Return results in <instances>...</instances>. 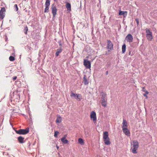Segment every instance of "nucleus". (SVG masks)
I'll use <instances>...</instances> for the list:
<instances>
[{
  "label": "nucleus",
  "mask_w": 157,
  "mask_h": 157,
  "mask_svg": "<svg viewBox=\"0 0 157 157\" xmlns=\"http://www.w3.org/2000/svg\"><path fill=\"white\" fill-rule=\"evenodd\" d=\"M67 135H65L61 138V141L64 144H66L68 143V141L66 139Z\"/></svg>",
  "instance_id": "f8f14e48"
},
{
  "label": "nucleus",
  "mask_w": 157,
  "mask_h": 157,
  "mask_svg": "<svg viewBox=\"0 0 157 157\" xmlns=\"http://www.w3.org/2000/svg\"><path fill=\"white\" fill-rule=\"evenodd\" d=\"M15 132L17 134L20 135H25L29 132V128H27L25 129H20L15 131Z\"/></svg>",
  "instance_id": "20e7f679"
},
{
  "label": "nucleus",
  "mask_w": 157,
  "mask_h": 157,
  "mask_svg": "<svg viewBox=\"0 0 157 157\" xmlns=\"http://www.w3.org/2000/svg\"><path fill=\"white\" fill-rule=\"evenodd\" d=\"M101 94L102 95L101 100V102L102 106L104 107H105L107 105V99L106 98V94L103 92L101 93Z\"/></svg>",
  "instance_id": "f03ea898"
},
{
  "label": "nucleus",
  "mask_w": 157,
  "mask_h": 157,
  "mask_svg": "<svg viewBox=\"0 0 157 157\" xmlns=\"http://www.w3.org/2000/svg\"><path fill=\"white\" fill-rule=\"evenodd\" d=\"M84 65L87 69H90L91 68V62L88 60H84Z\"/></svg>",
  "instance_id": "0eeeda50"
},
{
  "label": "nucleus",
  "mask_w": 157,
  "mask_h": 157,
  "mask_svg": "<svg viewBox=\"0 0 157 157\" xmlns=\"http://www.w3.org/2000/svg\"><path fill=\"white\" fill-rule=\"evenodd\" d=\"M50 4V0H46L45 3V6H49Z\"/></svg>",
  "instance_id": "a878e982"
},
{
  "label": "nucleus",
  "mask_w": 157,
  "mask_h": 157,
  "mask_svg": "<svg viewBox=\"0 0 157 157\" xmlns=\"http://www.w3.org/2000/svg\"><path fill=\"white\" fill-rule=\"evenodd\" d=\"M49 6H45V8L44 9V13H48L49 11Z\"/></svg>",
  "instance_id": "bb28decb"
},
{
  "label": "nucleus",
  "mask_w": 157,
  "mask_h": 157,
  "mask_svg": "<svg viewBox=\"0 0 157 157\" xmlns=\"http://www.w3.org/2000/svg\"><path fill=\"white\" fill-rule=\"evenodd\" d=\"M62 51V47H60L58 49L56 50V52L55 53V56L56 57L58 56L59 53Z\"/></svg>",
  "instance_id": "ddd939ff"
},
{
  "label": "nucleus",
  "mask_w": 157,
  "mask_h": 157,
  "mask_svg": "<svg viewBox=\"0 0 157 157\" xmlns=\"http://www.w3.org/2000/svg\"><path fill=\"white\" fill-rule=\"evenodd\" d=\"M24 138L21 136H20L18 137V140L19 143L21 144H23L24 143Z\"/></svg>",
  "instance_id": "f3484780"
},
{
  "label": "nucleus",
  "mask_w": 157,
  "mask_h": 157,
  "mask_svg": "<svg viewBox=\"0 0 157 157\" xmlns=\"http://www.w3.org/2000/svg\"><path fill=\"white\" fill-rule=\"evenodd\" d=\"M5 39H6H6H7V36H6Z\"/></svg>",
  "instance_id": "4c0bfd02"
},
{
  "label": "nucleus",
  "mask_w": 157,
  "mask_h": 157,
  "mask_svg": "<svg viewBox=\"0 0 157 157\" xmlns=\"http://www.w3.org/2000/svg\"><path fill=\"white\" fill-rule=\"evenodd\" d=\"M125 40H126L127 42L131 43L133 41V37L132 36L131 34H128L125 38Z\"/></svg>",
  "instance_id": "1a4fd4ad"
},
{
  "label": "nucleus",
  "mask_w": 157,
  "mask_h": 157,
  "mask_svg": "<svg viewBox=\"0 0 157 157\" xmlns=\"http://www.w3.org/2000/svg\"><path fill=\"white\" fill-rule=\"evenodd\" d=\"M83 82L85 85H87L89 83V82L86 78V76L84 75L83 78Z\"/></svg>",
  "instance_id": "dca6fc26"
},
{
  "label": "nucleus",
  "mask_w": 157,
  "mask_h": 157,
  "mask_svg": "<svg viewBox=\"0 0 157 157\" xmlns=\"http://www.w3.org/2000/svg\"><path fill=\"white\" fill-rule=\"evenodd\" d=\"M51 8L52 9V13L53 14V18H54L56 14L57 11V10L55 3H53L52 5Z\"/></svg>",
  "instance_id": "423d86ee"
},
{
  "label": "nucleus",
  "mask_w": 157,
  "mask_h": 157,
  "mask_svg": "<svg viewBox=\"0 0 157 157\" xmlns=\"http://www.w3.org/2000/svg\"><path fill=\"white\" fill-rule=\"evenodd\" d=\"M25 29L26 31V32H25V34H27V31L28 30V27L26 26V27H25Z\"/></svg>",
  "instance_id": "72a5a7b5"
},
{
  "label": "nucleus",
  "mask_w": 157,
  "mask_h": 157,
  "mask_svg": "<svg viewBox=\"0 0 157 157\" xmlns=\"http://www.w3.org/2000/svg\"><path fill=\"white\" fill-rule=\"evenodd\" d=\"M127 13L126 11H122L120 10L119 11V15H123L124 17H125L127 15Z\"/></svg>",
  "instance_id": "4468645a"
},
{
  "label": "nucleus",
  "mask_w": 157,
  "mask_h": 157,
  "mask_svg": "<svg viewBox=\"0 0 157 157\" xmlns=\"http://www.w3.org/2000/svg\"><path fill=\"white\" fill-rule=\"evenodd\" d=\"M144 90H145V89H144Z\"/></svg>",
  "instance_id": "a19ab883"
},
{
  "label": "nucleus",
  "mask_w": 157,
  "mask_h": 157,
  "mask_svg": "<svg viewBox=\"0 0 157 157\" xmlns=\"http://www.w3.org/2000/svg\"><path fill=\"white\" fill-rule=\"evenodd\" d=\"M57 0H54V1L55 2H56Z\"/></svg>",
  "instance_id": "58836bf2"
},
{
  "label": "nucleus",
  "mask_w": 157,
  "mask_h": 157,
  "mask_svg": "<svg viewBox=\"0 0 157 157\" xmlns=\"http://www.w3.org/2000/svg\"><path fill=\"white\" fill-rule=\"evenodd\" d=\"M144 87H143L142 90V91L145 92V93L143 95L144 97H146V98H148L147 95L149 93L147 90H144Z\"/></svg>",
  "instance_id": "6ab92c4d"
},
{
  "label": "nucleus",
  "mask_w": 157,
  "mask_h": 157,
  "mask_svg": "<svg viewBox=\"0 0 157 157\" xmlns=\"http://www.w3.org/2000/svg\"><path fill=\"white\" fill-rule=\"evenodd\" d=\"M107 48L108 52H110L113 49V44L109 40H107Z\"/></svg>",
  "instance_id": "39448f33"
},
{
  "label": "nucleus",
  "mask_w": 157,
  "mask_h": 157,
  "mask_svg": "<svg viewBox=\"0 0 157 157\" xmlns=\"http://www.w3.org/2000/svg\"><path fill=\"white\" fill-rule=\"evenodd\" d=\"M66 8L69 11H71V5L69 3L67 2L66 5Z\"/></svg>",
  "instance_id": "aec40b11"
},
{
  "label": "nucleus",
  "mask_w": 157,
  "mask_h": 157,
  "mask_svg": "<svg viewBox=\"0 0 157 157\" xmlns=\"http://www.w3.org/2000/svg\"><path fill=\"white\" fill-rule=\"evenodd\" d=\"M128 55H131V56H132V54H131V52L130 50H129V52L128 53Z\"/></svg>",
  "instance_id": "c9c22d12"
},
{
  "label": "nucleus",
  "mask_w": 157,
  "mask_h": 157,
  "mask_svg": "<svg viewBox=\"0 0 157 157\" xmlns=\"http://www.w3.org/2000/svg\"><path fill=\"white\" fill-rule=\"evenodd\" d=\"M59 133V132L58 131H56L55 132L54 136L56 137H57V135Z\"/></svg>",
  "instance_id": "c756f323"
},
{
  "label": "nucleus",
  "mask_w": 157,
  "mask_h": 157,
  "mask_svg": "<svg viewBox=\"0 0 157 157\" xmlns=\"http://www.w3.org/2000/svg\"><path fill=\"white\" fill-rule=\"evenodd\" d=\"M90 118L95 122L97 120L96 113L94 111H92L90 114Z\"/></svg>",
  "instance_id": "9d476101"
},
{
  "label": "nucleus",
  "mask_w": 157,
  "mask_h": 157,
  "mask_svg": "<svg viewBox=\"0 0 157 157\" xmlns=\"http://www.w3.org/2000/svg\"><path fill=\"white\" fill-rule=\"evenodd\" d=\"M128 126V123L127 121L124 119L123 120L122 128H125L126 127L127 128Z\"/></svg>",
  "instance_id": "2eb2a0df"
},
{
  "label": "nucleus",
  "mask_w": 157,
  "mask_h": 157,
  "mask_svg": "<svg viewBox=\"0 0 157 157\" xmlns=\"http://www.w3.org/2000/svg\"><path fill=\"white\" fill-rule=\"evenodd\" d=\"M78 142L80 144H81V145L83 144H84V142L83 140L81 138L78 139Z\"/></svg>",
  "instance_id": "b1692460"
},
{
  "label": "nucleus",
  "mask_w": 157,
  "mask_h": 157,
  "mask_svg": "<svg viewBox=\"0 0 157 157\" xmlns=\"http://www.w3.org/2000/svg\"><path fill=\"white\" fill-rule=\"evenodd\" d=\"M58 43H59V46H60V47H62V44L61 43V40H60L59 41Z\"/></svg>",
  "instance_id": "2f4dec72"
},
{
  "label": "nucleus",
  "mask_w": 157,
  "mask_h": 157,
  "mask_svg": "<svg viewBox=\"0 0 157 157\" xmlns=\"http://www.w3.org/2000/svg\"><path fill=\"white\" fill-rule=\"evenodd\" d=\"M6 9L5 7H3L1 8L0 10V19H2L5 16V12Z\"/></svg>",
  "instance_id": "6e6552de"
},
{
  "label": "nucleus",
  "mask_w": 157,
  "mask_h": 157,
  "mask_svg": "<svg viewBox=\"0 0 157 157\" xmlns=\"http://www.w3.org/2000/svg\"><path fill=\"white\" fill-rule=\"evenodd\" d=\"M122 131L126 135L128 136H130V131L127 128H122Z\"/></svg>",
  "instance_id": "9b49d317"
},
{
  "label": "nucleus",
  "mask_w": 157,
  "mask_h": 157,
  "mask_svg": "<svg viewBox=\"0 0 157 157\" xmlns=\"http://www.w3.org/2000/svg\"><path fill=\"white\" fill-rule=\"evenodd\" d=\"M62 118L60 116H58L56 120V122L57 123H60L62 121Z\"/></svg>",
  "instance_id": "412c9836"
},
{
  "label": "nucleus",
  "mask_w": 157,
  "mask_h": 157,
  "mask_svg": "<svg viewBox=\"0 0 157 157\" xmlns=\"http://www.w3.org/2000/svg\"><path fill=\"white\" fill-rule=\"evenodd\" d=\"M9 59L10 60V61H13L15 60L14 57L12 56H10V57H9Z\"/></svg>",
  "instance_id": "c85d7f7f"
},
{
  "label": "nucleus",
  "mask_w": 157,
  "mask_h": 157,
  "mask_svg": "<svg viewBox=\"0 0 157 157\" xmlns=\"http://www.w3.org/2000/svg\"><path fill=\"white\" fill-rule=\"evenodd\" d=\"M132 146V152L134 154L137 153V152L136 151L139 147V143L136 140L133 141Z\"/></svg>",
  "instance_id": "f257e3e1"
},
{
  "label": "nucleus",
  "mask_w": 157,
  "mask_h": 157,
  "mask_svg": "<svg viewBox=\"0 0 157 157\" xmlns=\"http://www.w3.org/2000/svg\"><path fill=\"white\" fill-rule=\"evenodd\" d=\"M103 138L104 143L106 145H109L110 144L111 142L109 141V137L108 132L105 131L103 133Z\"/></svg>",
  "instance_id": "7ed1b4c3"
},
{
  "label": "nucleus",
  "mask_w": 157,
  "mask_h": 157,
  "mask_svg": "<svg viewBox=\"0 0 157 157\" xmlns=\"http://www.w3.org/2000/svg\"><path fill=\"white\" fill-rule=\"evenodd\" d=\"M17 78V76H14L13 77V80H15Z\"/></svg>",
  "instance_id": "f704fd0d"
},
{
  "label": "nucleus",
  "mask_w": 157,
  "mask_h": 157,
  "mask_svg": "<svg viewBox=\"0 0 157 157\" xmlns=\"http://www.w3.org/2000/svg\"><path fill=\"white\" fill-rule=\"evenodd\" d=\"M75 99L78 100L79 101H81L82 99V97L81 94H77Z\"/></svg>",
  "instance_id": "a211bd4d"
},
{
  "label": "nucleus",
  "mask_w": 157,
  "mask_h": 157,
  "mask_svg": "<svg viewBox=\"0 0 157 157\" xmlns=\"http://www.w3.org/2000/svg\"><path fill=\"white\" fill-rule=\"evenodd\" d=\"M14 8H15V9L16 11H17L18 10V8L17 7V4H16L14 6Z\"/></svg>",
  "instance_id": "7c9ffc66"
},
{
  "label": "nucleus",
  "mask_w": 157,
  "mask_h": 157,
  "mask_svg": "<svg viewBox=\"0 0 157 157\" xmlns=\"http://www.w3.org/2000/svg\"><path fill=\"white\" fill-rule=\"evenodd\" d=\"M71 97H74L75 98L76 97V95H77V94H75V93H73V92H72V91L71 92Z\"/></svg>",
  "instance_id": "cd10ccee"
},
{
  "label": "nucleus",
  "mask_w": 157,
  "mask_h": 157,
  "mask_svg": "<svg viewBox=\"0 0 157 157\" xmlns=\"http://www.w3.org/2000/svg\"><path fill=\"white\" fill-rule=\"evenodd\" d=\"M126 46L125 44H124L122 46V52L123 53H125L126 51Z\"/></svg>",
  "instance_id": "4be33fe9"
},
{
  "label": "nucleus",
  "mask_w": 157,
  "mask_h": 157,
  "mask_svg": "<svg viewBox=\"0 0 157 157\" xmlns=\"http://www.w3.org/2000/svg\"><path fill=\"white\" fill-rule=\"evenodd\" d=\"M146 32L147 34V35L149 34H152V32L150 30L147 28H146L145 29Z\"/></svg>",
  "instance_id": "393cba45"
},
{
  "label": "nucleus",
  "mask_w": 157,
  "mask_h": 157,
  "mask_svg": "<svg viewBox=\"0 0 157 157\" xmlns=\"http://www.w3.org/2000/svg\"><path fill=\"white\" fill-rule=\"evenodd\" d=\"M135 21L136 22L137 25H138L139 24V21L138 18H136L135 19Z\"/></svg>",
  "instance_id": "473e14b6"
},
{
  "label": "nucleus",
  "mask_w": 157,
  "mask_h": 157,
  "mask_svg": "<svg viewBox=\"0 0 157 157\" xmlns=\"http://www.w3.org/2000/svg\"><path fill=\"white\" fill-rule=\"evenodd\" d=\"M147 39L149 40H151L152 39V34L147 35Z\"/></svg>",
  "instance_id": "5701e85b"
},
{
  "label": "nucleus",
  "mask_w": 157,
  "mask_h": 157,
  "mask_svg": "<svg viewBox=\"0 0 157 157\" xmlns=\"http://www.w3.org/2000/svg\"><path fill=\"white\" fill-rule=\"evenodd\" d=\"M109 74V72L108 71H107L106 72H105V74L106 75H108Z\"/></svg>",
  "instance_id": "e433bc0d"
},
{
  "label": "nucleus",
  "mask_w": 157,
  "mask_h": 157,
  "mask_svg": "<svg viewBox=\"0 0 157 157\" xmlns=\"http://www.w3.org/2000/svg\"><path fill=\"white\" fill-rule=\"evenodd\" d=\"M57 149H58L59 148V147H58V146H57Z\"/></svg>",
  "instance_id": "ea45409f"
}]
</instances>
